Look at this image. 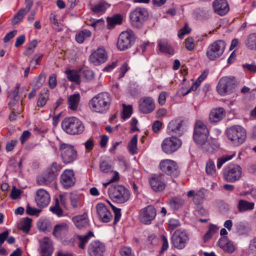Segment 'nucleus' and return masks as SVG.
Instances as JSON below:
<instances>
[{
    "label": "nucleus",
    "instance_id": "obj_37",
    "mask_svg": "<svg viewBox=\"0 0 256 256\" xmlns=\"http://www.w3.org/2000/svg\"><path fill=\"white\" fill-rule=\"evenodd\" d=\"M254 203L249 202L246 200H241L238 204V208L240 212L252 210L254 208Z\"/></svg>",
    "mask_w": 256,
    "mask_h": 256
},
{
    "label": "nucleus",
    "instance_id": "obj_21",
    "mask_svg": "<svg viewBox=\"0 0 256 256\" xmlns=\"http://www.w3.org/2000/svg\"><path fill=\"white\" fill-rule=\"evenodd\" d=\"M105 245L98 240L92 241L88 245V252L90 256H104Z\"/></svg>",
    "mask_w": 256,
    "mask_h": 256
},
{
    "label": "nucleus",
    "instance_id": "obj_62",
    "mask_svg": "<svg viewBox=\"0 0 256 256\" xmlns=\"http://www.w3.org/2000/svg\"><path fill=\"white\" fill-rule=\"evenodd\" d=\"M112 208L114 214V224H116L120 220L121 217L120 209L114 206H112Z\"/></svg>",
    "mask_w": 256,
    "mask_h": 256
},
{
    "label": "nucleus",
    "instance_id": "obj_50",
    "mask_svg": "<svg viewBox=\"0 0 256 256\" xmlns=\"http://www.w3.org/2000/svg\"><path fill=\"white\" fill-rule=\"evenodd\" d=\"M32 220L28 218H24L23 223L20 226L19 228L24 232L28 233L31 226Z\"/></svg>",
    "mask_w": 256,
    "mask_h": 256
},
{
    "label": "nucleus",
    "instance_id": "obj_58",
    "mask_svg": "<svg viewBox=\"0 0 256 256\" xmlns=\"http://www.w3.org/2000/svg\"><path fill=\"white\" fill-rule=\"evenodd\" d=\"M180 225V221L176 219L170 218L168 222L169 228L171 230L179 227Z\"/></svg>",
    "mask_w": 256,
    "mask_h": 256
},
{
    "label": "nucleus",
    "instance_id": "obj_25",
    "mask_svg": "<svg viewBox=\"0 0 256 256\" xmlns=\"http://www.w3.org/2000/svg\"><path fill=\"white\" fill-rule=\"evenodd\" d=\"M96 212L99 218L104 222H109L112 218L111 212L104 204L100 203L96 205Z\"/></svg>",
    "mask_w": 256,
    "mask_h": 256
},
{
    "label": "nucleus",
    "instance_id": "obj_8",
    "mask_svg": "<svg viewBox=\"0 0 256 256\" xmlns=\"http://www.w3.org/2000/svg\"><path fill=\"white\" fill-rule=\"evenodd\" d=\"M226 46V42L222 40L215 41L208 48L206 56L210 60H216L223 54Z\"/></svg>",
    "mask_w": 256,
    "mask_h": 256
},
{
    "label": "nucleus",
    "instance_id": "obj_39",
    "mask_svg": "<svg viewBox=\"0 0 256 256\" xmlns=\"http://www.w3.org/2000/svg\"><path fill=\"white\" fill-rule=\"evenodd\" d=\"M67 78L70 82H74L78 84H80V76L78 72L74 70H67L65 72Z\"/></svg>",
    "mask_w": 256,
    "mask_h": 256
},
{
    "label": "nucleus",
    "instance_id": "obj_54",
    "mask_svg": "<svg viewBox=\"0 0 256 256\" xmlns=\"http://www.w3.org/2000/svg\"><path fill=\"white\" fill-rule=\"evenodd\" d=\"M106 8V5L104 2H100L91 8L94 13L102 12L105 11Z\"/></svg>",
    "mask_w": 256,
    "mask_h": 256
},
{
    "label": "nucleus",
    "instance_id": "obj_60",
    "mask_svg": "<svg viewBox=\"0 0 256 256\" xmlns=\"http://www.w3.org/2000/svg\"><path fill=\"white\" fill-rule=\"evenodd\" d=\"M190 32V29L188 26L187 24H186L180 30L178 33V36L180 38H182L184 35L188 34Z\"/></svg>",
    "mask_w": 256,
    "mask_h": 256
},
{
    "label": "nucleus",
    "instance_id": "obj_34",
    "mask_svg": "<svg viewBox=\"0 0 256 256\" xmlns=\"http://www.w3.org/2000/svg\"><path fill=\"white\" fill-rule=\"evenodd\" d=\"M49 98V90L47 88L42 90L37 101V106L42 108L45 106Z\"/></svg>",
    "mask_w": 256,
    "mask_h": 256
},
{
    "label": "nucleus",
    "instance_id": "obj_40",
    "mask_svg": "<svg viewBox=\"0 0 256 256\" xmlns=\"http://www.w3.org/2000/svg\"><path fill=\"white\" fill-rule=\"evenodd\" d=\"M91 32L84 29L78 32L75 36L76 40L79 44L82 43L84 40L91 36Z\"/></svg>",
    "mask_w": 256,
    "mask_h": 256
},
{
    "label": "nucleus",
    "instance_id": "obj_32",
    "mask_svg": "<svg viewBox=\"0 0 256 256\" xmlns=\"http://www.w3.org/2000/svg\"><path fill=\"white\" fill-rule=\"evenodd\" d=\"M80 94L78 93H76L70 96L68 100V108L74 111L77 110L80 102Z\"/></svg>",
    "mask_w": 256,
    "mask_h": 256
},
{
    "label": "nucleus",
    "instance_id": "obj_14",
    "mask_svg": "<svg viewBox=\"0 0 256 256\" xmlns=\"http://www.w3.org/2000/svg\"><path fill=\"white\" fill-rule=\"evenodd\" d=\"M181 140L176 136L166 138L162 144L163 152L166 154H171L176 152L181 146Z\"/></svg>",
    "mask_w": 256,
    "mask_h": 256
},
{
    "label": "nucleus",
    "instance_id": "obj_61",
    "mask_svg": "<svg viewBox=\"0 0 256 256\" xmlns=\"http://www.w3.org/2000/svg\"><path fill=\"white\" fill-rule=\"evenodd\" d=\"M57 84L56 75L54 74H52L48 80V85L50 88L53 89L55 88Z\"/></svg>",
    "mask_w": 256,
    "mask_h": 256
},
{
    "label": "nucleus",
    "instance_id": "obj_4",
    "mask_svg": "<svg viewBox=\"0 0 256 256\" xmlns=\"http://www.w3.org/2000/svg\"><path fill=\"white\" fill-rule=\"evenodd\" d=\"M226 134L228 139L236 146L242 144L246 138V130L240 125L232 126L228 128Z\"/></svg>",
    "mask_w": 256,
    "mask_h": 256
},
{
    "label": "nucleus",
    "instance_id": "obj_3",
    "mask_svg": "<svg viewBox=\"0 0 256 256\" xmlns=\"http://www.w3.org/2000/svg\"><path fill=\"white\" fill-rule=\"evenodd\" d=\"M62 127L64 131L70 134H82L84 129L82 122L76 117L65 118L62 122Z\"/></svg>",
    "mask_w": 256,
    "mask_h": 256
},
{
    "label": "nucleus",
    "instance_id": "obj_6",
    "mask_svg": "<svg viewBox=\"0 0 256 256\" xmlns=\"http://www.w3.org/2000/svg\"><path fill=\"white\" fill-rule=\"evenodd\" d=\"M108 192L112 200L120 204L126 202L130 197L128 190L121 185L112 186L108 188Z\"/></svg>",
    "mask_w": 256,
    "mask_h": 256
},
{
    "label": "nucleus",
    "instance_id": "obj_15",
    "mask_svg": "<svg viewBox=\"0 0 256 256\" xmlns=\"http://www.w3.org/2000/svg\"><path fill=\"white\" fill-rule=\"evenodd\" d=\"M160 170L164 174L176 176L180 174L178 166L176 162L170 160H164L160 164Z\"/></svg>",
    "mask_w": 256,
    "mask_h": 256
},
{
    "label": "nucleus",
    "instance_id": "obj_12",
    "mask_svg": "<svg viewBox=\"0 0 256 256\" xmlns=\"http://www.w3.org/2000/svg\"><path fill=\"white\" fill-rule=\"evenodd\" d=\"M60 157L64 164H70L77 158V152L74 146L67 144H62L60 147Z\"/></svg>",
    "mask_w": 256,
    "mask_h": 256
},
{
    "label": "nucleus",
    "instance_id": "obj_38",
    "mask_svg": "<svg viewBox=\"0 0 256 256\" xmlns=\"http://www.w3.org/2000/svg\"><path fill=\"white\" fill-rule=\"evenodd\" d=\"M246 46L250 50H256V33L250 34L245 40Z\"/></svg>",
    "mask_w": 256,
    "mask_h": 256
},
{
    "label": "nucleus",
    "instance_id": "obj_63",
    "mask_svg": "<svg viewBox=\"0 0 256 256\" xmlns=\"http://www.w3.org/2000/svg\"><path fill=\"white\" fill-rule=\"evenodd\" d=\"M40 211L41 210L36 208H32L28 205L27 206L26 208V212L30 216L38 215L40 212Z\"/></svg>",
    "mask_w": 256,
    "mask_h": 256
},
{
    "label": "nucleus",
    "instance_id": "obj_18",
    "mask_svg": "<svg viewBox=\"0 0 256 256\" xmlns=\"http://www.w3.org/2000/svg\"><path fill=\"white\" fill-rule=\"evenodd\" d=\"M76 178L72 170H65L60 176V183L64 188H68L74 186Z\"/></svg>",
    "mask_w": 256,
    "mask_h": 256
},
{
    "label": "nucleus",
    "instance_id": "obj_7",
    "mask_svg": "<svg viewBox=\"0 0 256 256\" xmlns=\"http://www.w3.org/2000/svg\"><path fill=\"white\" fill-rule=\"evenodd\" d=\"M134 32L130 29L127 30L120 34L117 42L118 48L120 50H126L134 44Z\"/></svg>",
    "mask_w": 256,
    "mask_h": 256
},
{
    "label": "nucleus",
    "instance_id": "obj_11",
    "mask_svg": "<svg viewBox=\"0 0 256 256\" xmlns=\"http://www.w3.org/2000/svg\"><path fill=\"white\" fill-rule=\"evenodd\" d=\"M236 86V81L233 77L224 76L222 78L216 86L218 93L224 96L231 92Z\"/></svg>",
    "mask_w": 256,
    "mask_h": 256
},
{
    "label": "nucleus",
    "instance_id": "obj_45",
    "mask_svg": "<svg viewBox=\"0 0 256 256\" xmlns=\"http://www.w3.org/2000/svg\"><path fill=\"white\" fill-rule=\"evenodd\" d=\"M122 17L120 14H116L112 18H108L107 22L108 26L111 28H114L116 24H122Z\"/></svg>",
    "mask_w": 256,
    "mask_h": 256
},
{
    "label": "nucleus",
    "instance_id": "obj_64",
    "mask_svg": "<svg viewBox=\"0 0 256 256\" xmlns=\"http://www.w3.org/2000/svg\"><path fill=\"white\" fill-rule=\"evenodd\" d=\"M204 194L202 190H199L194 194V202L195 203H198L202 200Z\"/></svg>",
    "mask_w": 256,
    "mask_h": 256
},
{
    "label": "nucleus",
    "instance_id": "obj_5",
    "mask_svg": "<svg viewBox=\"0 0 256 256\" xmlns=\"http://www.w3.org/2000/svg\"><path fill=\"white\" fill-rule=\"evenodd\" d=\"M20 87V84H17L14 90L9 94V97L12 99L9 104L10 108L12 110L9 116L11 121L16 120L17 116L20 115V112L22 110V103L18 102L20 97L18 94Z\"/></svg>",
    "mask_w": 256,
    "mask_h": 256
},
{
    "label": "nucleus",
    "instance_id": "obj_10",
    "mask_svg": "<svg viewBox=\"0 0 256 256\" xmlns=\"http://www.w3.org/2000/svg\"><path fill=\"white\" fill-rule=\"evenodd\" d=\"M223 174L226 181L234 182L241 178L242 168L237 164H231L224 168Z\"/></svg>",
    "mask_w": 256,
    "mask_h": 256
},
{
    "label": "nucleus",
    "instance_id": "obj_35",
    "mask_svg": "<svg viewBox=\"0 0 256 256\" xmlns=\"http://www.w3.org/2000/svg\"><path fill=\"white\" fill-rule=\"evenodd\" d=\"M54 179L52 176L45 172L37 177L36 182L39 185L46 186L50 184Z\"/></svg>",
    "mask_w": 256,
    "mask_h": 256
},
{
    "label": "nucleus",
    "instance_id": "obj_56",
    "mask_svg": "<svg viewBox=\"0 0 256 256\" xmlns=\"http://www.w3.org/2000/svg\"><path fill=\"white\" fill-rule=\"evenodd\" d=\"M120 252L122 256H134V254L132 252L131 248L128 246L122 248Z\"/></svg>",
    "mask_w": 256,
    "mask_h": 256
},
{
    "label": "nucleus",
    "instance_id": "obj_59",
    "mask_svg": "<svg viewBox=\"0 0 256 256\" xmlns=\"http://www.w3.org/2000/svg\"><path fill=\"white\" fill-rule=\"evenodd\" d=\"M38 44V42L36 40H34L31 41L29 44V46L27 49L26 50V55H30L34 52V50L32 48H35Z\"/></svg>",
    "mask_w": 256,
    "mask_h": 256
},
{
    "label": "nucleus",
    "instance_id": "obj_44",
    "mask_svg": "<svg viewBox=\"0 0 256 256\" xmlns=\"http://www.w3.org/2000/svg\"><path fill=\"white\" fill-rule=\"evenodd\" d=\"M236 230L239 235L248 234L250 230L249 227L242 222H240L236 225Z\"/></svg>",
    "mask_w": 256,
    "mask_h": 256
},
{
    "label": "nucleus",
    "instance_id": "obj_30",
    "mask_svg": "<svg viewBox=\"0 0 256 256\" xmlns=\"http://www.w3.org/2000/svg\"><path fill=\"white\" fill-rule=\"evenodd\" d=\"M72 220L75 226L79 229L86 227L88 225V216L87 214L85 213L82 215L74 216Z\"/></svg>",
    "mask_w": 256,
    "mask_h": 256
},
{
    "label": "nucleus",
    "instance_id": "obj_19",
    "mask_svg": "<svg viewBox=\"0 0 256 256\" xmlns=\"http://www.w3.org/2000/svg\"><path fill=\"white\" fill-rule=\"evenodd\" d=\"M186 130L184 122L180 119L170 121L168 126V132L170 134H176L181 136Z\"/></svg>",
    "mask_w": 256,
    "mask_h": 256
},
{
    "label": "nucleus",
    "instance_id": "obj_48",
    "mask_svg": "<svg viewBox=\"0 0 256 256\" xmlns=\"http://www.w3.org/2000/svg\"><path fill=\"white\" fill-rule=\"evenodd\" d=\"M100 170L104 173H108L112 172V167L108 162L104 160L100 163Z\"/></svg>",
    "mask_w": 256,
    "mask_h": 256
},
{
    "label": "nucleus",
    "instance_id": "obj_29",
    "mask_svg": "<svg viewBox=\"0 0 256 256\" xmlns=\"http://www.w3.org/2000/svg\"><path fill=\"white\" fill-rule=\"evenodd\" d=\"M68 225L64 222L56 224L54 226L52 234L57 238H62L68 232Z\"/></svg>",
    "mask_w": 256,
    "mask_h": 256
},
{
    "label": "nucleus",
    "instance_id": "obj_43",
    "mask_svg": "<svg viewBox=\"0 0 256 256\" xmlns=\"http://www.w3.org/2000/svg\"><path fill=\"white\" fill-rule=\"evenodd\" d=\"M61 169L60 165L58 164L56 162H53L48 168L46 171L48 174H50L53 178H54L58 174V172Z\"/></svg>",
    "mask_w": 256,
    "mask_h": 256
},
{
    "label": "nucleus",
    "instance_id": "obj_36",
    "mask_svg": "<svg viewBox=\"0 0 256 256\" xmlns=\"http://www.w3.org/2000/svg\"><path fill=\"white\" fill-rule=\"evenodd\" d=\"M94 236V233L91 231H90L84 236L77 235L76 237L79 240V242L78 244V248L82 250L84 249L86 245L88 243L90 238Z\"/></svg>",
    "mask_w": 256,
    "mask_h": 256
},
{
    "label": "nucleus",
    "instance_id": "obj_53",
    "mask_svg": "<svg viewBox=\"0 0 256 256\" xmlns=\"http://www.w3.org/2000/svg\"><path fill=\"white\" fill-rule=\"evenodd\" d=\"M50 210L52 213L56 214L58 216H62V210L59 205V202L58 199L56 200L55 206H54L50 207Z\"/></svg>",
    "mask_w": 256,
    "mask_h": 256
},
{
    "label": "nucleus",
    "instance_id": "obj_46",
    "mask_svg": "<svg viewBox=\"0 0 256 256\" xmlns=\"http://www.w3.org/2000/svg\"><path fill=\"white\" fill-rule=\"evenodd\" d=\"M138 142V135L135 134L130 140L128 144V149L130 152L132 154L136 152Z\"/></svg>",
    "mask_w": 256,
    "mask_h": 256
},
{
    "label": "nucleus",
    "instance_id": "obj_55",
    "mask_svg": "<svg viewBox=\"0 0 256 256\" xmlns=\"http://www.w3.org/2000/svg\"><path fill=\"white\" fill-rule=\"evenodd\" d=\"M185 46L186 48L190 51H192L194 49V40L192 37H188L186 39Z\"/></svg>",
    "mask_w": 256,
    "mask_h": 256
},
{
    "label": "nucleus",
    "instance_id": "obj_51",
    "mask_svg": "<svg viewBox=\"0 0 256 256\" xmlns=\"http://www.w3.org/2000/svg\"><path fill=\"white\" fill-rule=\"evenodd\" d=\"M26 14V13L24 12L23 10L20 9L13 18L12 24L13 25H15L18 23L22 20Z\"/></svg>",
    "mask_w": 256,
    "mask_h": 256
},
{
    "label": "nucleus",
    "instance_id": "obj_31",
    "mask_svg": "<svg viewBox=\"0 0 256 256\" xmlns=\"http://www.w3.org/2000/svg\"><path fill=\"white\" fill-rule=\"evenodd\" d=\"M158 48L161 52L173 54L174 50L170 44L166 40H160L158 41Z\"/></svg>",
    "mask_w": 256,
    "mask_h": 256
},
{
    "label": "nucleus",
    "instance_id": "obj_20",
    "mask_svg": "<svg viewBox=\"0 0 256 256\" xmlns=\"http://www.w3.org/2000/svg\"><path fill=\"white\" fill-rule=\"evenodd\" d=\"M155 108V104L150 97H144L139 100L138 110L141 113L148 114L152 112Z\"/></svg>",
    "mask_w": 256,
    "mask_h": 256
},
{
    "label": "nucleus",
    "instance_id": "obj_22",
    "mask_svg": "<svg viewBox=\"0 0 256 256\" xmlns=\"http://www.w3.org/2000/svg\"><path fill=\"white\" fill-rule=\"evenodd\" d=\"M36 202L39 207L47 206L50 202V196L44 189H39L36 191Z\"/></svg>",
    "mask_w": 256,
    "mask_h": 256
},
{
    "label": "nucleus",
    "instance_id": "obj_57",
    "mask_svg": "<svg viewBox=\"0 0 256 256\" xmlns=\"http://www.w3.org/2000/svg\"><path fill=\"white\" fill-rule=\"evenodd\" d=\"M50 21L56 27L54 28L58 32L62 30V28H60L61 25L60 23L58 22V20L56 18V16L54 14H51L50 16Z\"/></svg>",
    "mask_w": 256,
    "mask_h": 256
},
{
    "label": "nucleus",
    "instance_id": "obj_42",
    "mask_svg": "<svg viewBox=\"0 0 256 256\" xmlns=\"http://www.w3.org/2000/svg\"><path fill=\"white\" fill-rule=\"evenodd\" d=\"M206 172L209 176H216V170L215 164L212 160H208L206 163Z\"/></svg>",
    "mask_w": 256,
    "mask_h": 256
},
{
    "label": "nucleus",
    "instance_id": "obj_52",
    "mask_svg": "<svg viewBox=\"0 0 256 256\" xmlns=\"http://www.w3.org/2000/svg\"><path fill=\"white\" fill-rule=\"evenodd\" d=\"M50 222L45 220H40L37 223V227L39 230L44 232L50 227Z\"/></svg>",
    "mask_w": 256,
    "mask_h": 256
},
{
    "label": "nucleus",
    "instance_id": "obj_23",
    "mask_svg": "<svg viewBox=\"0 0 256 256\" xmlns=\"http://www.w3.org/2000/svg\"><path fill=\"white\" fill-rule=\"evenodd\" d=\"M106 60V53L104 49L102 48H98L90 56V61L95 65H98L101 63H103Z\"/></svg>",
    "mask_w": 256,
    "mask_h": 256
},
{
    "label": "nucleus",
    "instance_id": "obj_33",
    "mask_svg": "<svg viewBox=\"0 0 256 256\" xmlns=\"http://www.w3.org/2000/svg\"><path fill=\"white\" fill-rule=\"evenodd\" d=\"M196 16L198 19L207 20L211 15L210 8H199L195 12Z\"/></svg>",
    "mask_w": 256,
    "mask_h": 256
},
{
    "label": "nucleus",
    "instance_id": "obj_16",
    "mask_svg": "<svg viewBox=\"0 0 256 256\" xmlns=\"http://www.w3.org/2000/svg\"><path fill=\"white\" fill-rule=\"evenodd\" d=\"M149 182L152 190L156 192L163 191L166 188L164 176L162 174H154L149 179Z\"/></svg>",
    "mask_w": 256,
    "mask_h": 256
},
{
    "label": "nucleus",
    "instance_id": "obj_9",
    "mask_svg": "<svg viewBox=\"0 0 256 256\" xmlns=\"http://www.w3.org/2000/svg\"><path fill=\"white\" fill-rule=\"evenodd\" d=\"M148 14L146 9L138 8L132 11L130 18L132 26L136 28L142 27L144 22L148 19Z\"/></svg>",
    "mask_w": 256,
    "mask_h": 256
},
{
    "label": "nucleus",
    "instance_id": "obj_13",
    "mask_svg": "<svg viewBox=\"0 0 256 256\" xmlns=\"http://www.w3.org/2000/svg\"><path fill=\"white\" fill-rule=\"evenodd\" d=\"M189 240V236L186 232L180 229L176 230L171 238L173 246L179 250L184 248Z\"/></svg>",
    "mask_w": 256,
    "mask_h": 256
},
{
    "label": "nucleus",
    "instance_id": "obj_41",
    "mask_svg": "<svg viewBox=\"0 0 256 256\" xmlns=\"http://www.w3.org/2000/svg\"><path fill=\"white\" fill-rule=\"evenodd\" d=\"M168 204L170 207L174 210L180 208L184 204V200L178 198H170Z\"/></svg>",
    "mask_w": 256,
    "mask_h": 256
},
{
    "label": "nucleus",
    "instance_id": "obj_24",
    "mask_svg": "<svg viewBox=\"0 0 256 256\" xmlns=\"http://www.w3.org/2000/svg\"><path fill=\"white\" fill-rule=\"evenodd\" d=\"M212 6L214 12L221 16H224L230 10L226 0H214L212 2Z\"/></svg>",
    "mask_w": 256,
    "mask_h": 256
},
{
    "label": "nucleus",
    "instance_id": "obj_47",
    "mask_svg": "<svg viewBox=\"0 0 256 256\" xmlns=\"http://www.w3.org/2000/svg\"><path fill=\"white\" fill-rule=\"evenodd\" d=\"M123 110L122 112V118L123 119L129 118L132 112V106L130 105L126 106L125 104H122Z\"/></svg>",
    "mask_w": 256,
    "mask_h": 256
},
{
    "label": "nucleus",
    "instance_id": "obj_1",
    "mask_svg": "<svg viewBox=\"0 0 256 256\" xmlns=\"http://www.w3.org/2000/svg\"><path fill=\"white\" fill-rule=\"evenodd\" d=\"M111 101L112 97L108 92H102L90 100L88 106L92 112L104 114L109 110Z\"/></svg>",
    "mask_w": 256,
    "mask_h": 256
},
{
    "label": "nucleus",
    "instance_id": "obj_17",
    "mask_svg": "<svg viewBox=\"0 0 256 256\" xmlns=\"http://www.w3.org/2000/svg\"><path fill=\"white\" fill-rule=\"evenodd\" d=\"M156 215V210L152 205H149L142 209L140 212V221L144 224H150Z\"/></svg>",
    "mask_w": 256,
    "mask_h": 256
},
{
    "label": "nucleus",
    "instance_id": "obj_49",
    "mask_svg": "<svg viewBox=\"0 0 256 256\" xmlns=\"http://www.w3.org/2000/svg\"><path fill=\"white\" fill-rule=\"evenodd\" d=\"M235 156V154H232L231 155H226L222 157L218 158L217 160V168H220L226 162H228L229 160H230Z\"/></svg>",
    "mask_w": 256,
    "mask_h": 256
},
{
    "label": "nucleus",
    "instance_id": "obj_26",
    "mask_svg": "<svg viewBox=\"0 0 256 256\" xmlns=\"http://www.w3.org/2000/svg\"><path fill=\"white\" fill-rule=\"evenodd\" d=\"M39 252L41 256H51L53 248L51 240L48 238H44L40 242Z\"/></svg>",
    "mask_w": 256,
    "mask_h": 256
},
{
    "label": "nucleus",
    "instance_id": "obj_28",
    "mask_svg": "<svg viewBox=\"0 0 256 256\" xmlns=\"http://www.w3.org/2000/svg\"><path fill=\"white\" fill-rule=\"evenodd\" d=\"M218 245L222 250L228 253H232L235 250L233 244L226 236L221 238L218 240Z\"/></svg>",
    "mask_w": 256,
    "mask_h": 256
},
{
    "label": "nucleus",
    "instance_id": "obj_2",
    "mask_svg": "<svg viewBox=\"0 0 256 256\" xmlns=\"http://www.w3.org/2000/svg\"><path fill=\"white\" fill-rule=\"evenodd\" d=\"M208 131L206 125L201 122H197L194 129V140L196 144L204 146V148L206 150L211 152L214 148L208 140Z\"/></svg>",
    "mask_w": 256,
    "mask_h": 256
},
{
    "label": "nucleus",
    "instance_id": "obj_27",
    "mask_svg": "<svg viewBox=\"0 0 256 256\" xmlns=\"http://www.w3.org/2000/svg\"><path fill=\"white\" fill-rule=\"evenodd\" d=\"M226 114L222 108L212 109L209 114L210 120L212 122H218L225 116Z\"/></svg>",
    "mask_w": 256,
    "mask_h": 256
}]
</instances>
